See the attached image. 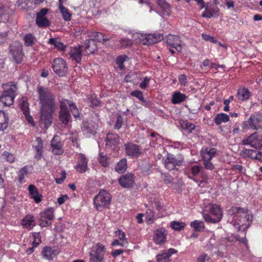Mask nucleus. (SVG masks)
<instances>
[{"label":"nucleus","mask_w":262,"mask_h":262,"mask_svg":"<svg viewBox=\"0 0 262 262\" xmlns=\"http://www.w3.org/2000/svg\"><path fill=\"white\" fill-rule=\"evenodd\" d=\"M162 179L165 183L167 184H172L173 179L167 173L162 174Z\"/></svg>","instance_id":"nucleus-58"},{"label":"nucleus","mask_w":262,"mask_h":262,"mask_svg":"<svg viewBox=\"0 0 262 262\" xmlns=\"http://www.w3.org/2000/svg\"><path fill=\"white\" fill-rule=\"evenodd\" d=\"M146 223L147 224H151L155 219V213L151 209H148L145 213Z\"/></svg>","instance_id":"nucleus-42"},{"label":"nucleus","mask_w":262,"mask_h":262,"mask_svg":"<svg viewBox=\"0 0 262 262\" xmlns=\"http://www.w3.org/2000/svg\"><path fill=\"white\" fill-rule=\"evenodd\" d=\"M216 150L214 148L203 147L201 151L203 161H210L216 154Z\"/></svg>","instance_id":"nucleus-26"},{"label":"nucleus","mask_w":262,"mask_h":262,"mask_svg":"<svg viewBox=\"0 0 262 262\" xmlns=\"http://www.w3.org/2000/svg\"><path fill=\"white\" fill-rule=\"evenodd\" d=\"M28 190L30 197L33 199L36 203H39L41 201L42 195L39 194L37 188L33 185H30Z\"/></svg>","instance_id":"nucleus-28"},{"label":"nucleus","mask_w":262,"mask_h":262,"mask_svg":"<svg viewBox=\"0 0 262 262\" xmlns=\"http://www.w3.org/2000/svg\"><path fill=\"white\" fill-rule=\"evenodd\" d=\"M78 161L75 166V169L80 173H83L88 169V160L82 154H78Z\"/></svg>","instance_id":"nucleus-22"},{"label":"nucleus","mask_w":262,"mask_h":262,"mask_svg":"<svg viewBox=\"0 0 262 262\" xmlns=\"http://www.w3.org/2000/svg\"><path fill=\"white\" fill-rule=\"evenodd\" d=\"M9 123V118L7 114L3 111H0V130H5Z\"/></svg>","instance_id":"nucleus-33"},{"label":"nucleus","mask_w":262,"mask_h":262,"mask_svg":"<svg viewBox=\"0 0 262 262\" xmlns=\"http://www.w3.org/2000/svg\"><path fill=\"white\" fill-rule=\"evenodd\" d=\"M22 226L24 228L32 229L35 225L34 217L31 215H26L22 220Z\"/></svg>","instance_id":"nucleus-32"},{"label":"nucleus","mask_w":262,"mask_h":262,"mask_svg":"<svg viewBox=\"0 0 262 262\" xmlns=\"http://www.w3.org/2000/svg\"><path fill=\"white\" fill-rule=\"evenodd\" d=\"M69 55L72 60L80 62L81 60V50L80 47H71Z\"/></svg>","instance_id":"nucleus-29"},{"label":"nucleus","mask_w":262,"mask_h":262,"mask_svg":"<svg viewBox=\"0 0 262 262\" xmlns=\"http://www.w3.org/2000/svg\"><path fill=\"white\" fill-rule=\"evenodd\" d=\"M48 11V9L43 8L37 13L36 23L38 27L43 28L50 25V21L46 16Z\"/></svg>","instance_id":"nucleus-17"},{"label":"nucleus","mask_w":262,"mask_h":262,"mask_svg":"<svg viewBox=\"0 0 262 262\" xmlns=\"http://www.w3.org/2000/svg\"><path fill=\"white\" fill-rule=\"evenodd\" d=\"M186 98L185 95L180 93V92H174L171 98V102L173 104H179L183 102Z\"/></svg>","instance_id":"nucleus-36"},{"label":"nucleus","mask_w":262,"mask_h":262,"mask_svg":"<svg viewBox=\"0 0 262 262\" xmlns=\"http://www.w3.org/2000/svg\"><path fill=\"white\" fill-rule=\"evenodd\" d=\"M229 120V116L225 113L218 114L214 118V122L216 125H220L222 123L227 122Z\"/></svg>","instance_id":"nucleus-38"},{"label":"nucleus","mask_w":262,"mask_h":262,"mask_svg":"<svg viewBox=\"0 0 262 262\" xmlns=\"http://www.w3.org/2000/svg\"><path fill=\"white\" fill-rule=\"evenodd\" d=\"M72 101L68 99H63L60 101V112L69 111L68 106L69 107L71 104Z\"/></svg>","instance_id":"nucleus-46"},{"label":"nucleus","mask_w":262,"mask_h":262,"mask_svg":"<svg viewBox=\"0 0 262 262\" xmlns=\"http://www.w3.org/2000/svg\"><path fill=\"white\" fill-rule=\"evenodd\" d=\"M36 91L41 105L39 125L46 129L52 123V114L56 105L55 96L51 89L45 86H38Z\"/></svg>","instance_id":"nucleus-1"},{"label":"nucleus","mask_w":262,"mask_h":262,"mask_svg":"<svg viewBox=\"0 0 262 262\" xmlns=\"http://www.w3.org/2000/svg\"><path fill=\"white\" fill-rule=\"evenodd\" d=\"M241 155L245 158L262 160V153L252 149L243 148L241 151Z\"/></svg>","instance_id":"nucleus-24"},{"label":"nucleus","mask_w":262,"mask_h":262,"mask_svg":"<svg viewBox=\"0 0 262 262\" xmlns=\"http://www.w3.org/2000/svg\"><path fill=\"white\" fill-rule=\"evenodd\" d=\"M203 216L207 223L213 224L218 223L223 217L222 209L217 204H209L206 207Z\"/></svg>","instance_id":"nucleus-2"},{"label":"nucleus","mask_w":262,"mask_h":262,"mask_svg":"<svg viewBox=\"0 0 262 262\" xmlns=\"http://www.w3.org/2000/svg\"><path fill=\"white\" fill-rule=\"evenodd\" d=\"M106 250L105 247L102 244L98 243L94 244L89 250V262H104Z\"/></svg>","instance_id":"nucleus-5"},{"label":"nucleus","mask_w":262,"mask_h":262,"mask_svg":"<svg viewBox=\"0 0 262 262\" xmlns=\"http://www.w3.org/2000/svg\"><path fill=\"white\" fill-rule=\"evenodd\" d=\"M185 224L183 222L173 221L170 223V227L174 230L180 231L184 228Z\"/></svg>","instance_id":"nucleus-44"},{"label":"nucleus","mask_w":262,"mask_h":262,"mask_svg":"<svg viewBox=\"0 0 262 262\" xmlns=\"http://www.w3.org/2000/svg\"><path fill=\"white\" fill-rule=\"evenodd\" d=\"M52 68L54 72L60 76H64L68 71L67 63L61 58H57L54 60Z\"/></svg>","instance_id":"nucleus-13"},{"label":"nucleus","mask_w":262,"mask_h":262,"mask_svg":"<svg viewBox=\"0 0 262 262\" xmlns=\"http://www.w3.org/2000/svg\"><path fill=\"white\" fill-rule=\"evenodd\" d=\"M70 109L75 118L79 117V113L76 105L72 102L70 106Z\"/></svg>","instance_id":"nucleus-57"},{"label":"nucleus","mask_w":262,"mask_h":262,"mask_svg":"<svg viewBox=\"0 0 262 262\" xmlns=\"http://www.w3.org/2000/svg\"><path fill=\"white\" fill-rule=\"evenodd\" d=\"M126 58V56H119L117 58L116 62L120 69L124 68L123 62L125 61Z\"/></svg>","instance_id":"nucleus-60"},{"label":"nucleus","mask_w":262,"mask_h":262,"mask_svg":"<svg viewBox=\"0 0 262 262\" xmlns=\"http://www.w3.org/2000/svg\"><path fill=\"white\" fill-rule=\"evenodd\" d=\"M130 95L135 97H136L138 98L140 101H144V99L143 96V93L139 90H136L134 91H133Z\"/></svg>","instance_id":"nucleus-59"},{"label":"nucleus","mask_w":262,"mask_h":262,"mask_svg":"<svg viewBox=\"0 0 262 262\" xmlns=\"http://www.w3.org/2000/svg\"><path fill=\"white\" fill-rule=\"evenodd\" d=\"M89 103L92 107L97 106L99 105L100 102L98 99L94 95H92L89 99Z\"/></svg>","instance_id":"nucleus-56"},{"label":"nucleus","mask_w":262,"mask_h":262,"mask_svg":"<svg viewBox=\"0 0 262 262\" xmlns=\"http://www.w3.org/2000/svg\"><path fill=\"white\" fill-rule=\"evenodd\" d=\"M4 86V91L0 97V101L6 106H10L14 103L17 88L12 82L5 84Z\"/></svg>","instance_id":"nucleus-6"},{"label":"nucleus","mask_w":262,"mask_h":262,"mask_svg":"<svg viewBox=\"0 0 262 262\" xmlns=\"http://www.w3.org/2000/svg\"><path fill=\"white\" fill-rule=\"evenodd\" d=\"M34 36L31 34H27L24 37L25 45L27 46H32L34 41Z\"/></svg>","instance_id":"nucleus-53"},{"label":"nucleus","mask_w":262,"mask_h":262,"mask_svg":"<svg viewBox=\"0 0 262 262\" xmlns=\"http://www.w3.org/2000/svg\"><path fill=\"white\" fill-rule=\"evenodd\" d=\"M251 93L248 89L243 88L237 91L236 97L239 100L245 101L249 98Z\"/></svg>","instance_id":"nucleus-35"},{"label":"nucleus","mask_w":262,"mask_h":262,"mask_svg":"<svg viewBox=\"0 0 262 262\" xmlns=\"http://www.w3.org/2000/svg\"><path fill=\"white\" fill-rule=\"evenodd\" d=\"M60 13L62 14L63 18L66 21H69L71 19V14L70 13L68 9L63 6H61L60 8H59Z\"/></svg>","instance_id":"nucleus-43"},{"label":"nucleus","mask_w":262,"mask_h":262,"mask_svg":"<svg viewBox=\"0 0 262 262\" xmlns=\"http://www.w3.org/2000/svg\"><path fill=\"white\" fill-rule=\"evenodd\" d=\"M112 195L107 191L100 190L94 198V205L98 211L107 208L111 204Z\"/></svg>","instance_id":"nucleus-3"},{"label":"nucleus","mask_w":262,"mask_h":262,"mask_svg":"<svg viewBox=\"0 0 262 262\" xmlns=\"http://www.w3.org/2000/svg\"><path fill=\"white\" fill-rule=\"evenodd\" d=\"M132 39L137 43L148 46L163 39V35L158 34H144L139 33H135L133 34Z\"/></svg>","instance_id":"nucleus-4"},{"label":"nucleus","mask_w":262,"mask_h":262,"mask_svg":"<svg viewBox=\"0 0 262 262\" xmlns=\"http://www.w3.org/2000/svg\"><path fill=\"white\" fill-rule=\"evenodd\" d=\"M34 241L33 242V245L34 247H37L38 245L41 242V237L39 233H33Z\"/></svg>","instance_id":"nucleus-54"},{"label":"nucleus","mask_w":262,"mask_h":262,"mask_svg":"<svg viewBox=\"0 0 262 262\" xmlns=\"http://www.w3.org/2000/svg\"><path fill=\"white\" fill-rule=\"evenodd\" d=\"M22 45L19 42H15L10 46V53L17 63L21 62L23 56Z\"/></svg>","instance_id":"nucleus-14"},{"label":"nucleus","mask_w":262,"mask_h":262,"mask_svg":"<svg viewBox=\"0 0 262 262\" xmlns=\"http://www.w3.org/2000/svg\"><path fill=\"white\" fill-rule=\"evenodd\" d=\"M48 42L50 45H54L55 48L62 51H64L67 47L63 43L53 38L49 39Z\"/></svg>","instance_id":"nucleus-40"},{"label":"nucleus","mask_w":262,"mask_h":262,"mask_svg":"<svg viewBox=\"0 0 262 262\" xmlns=\"http://www.w3.org/2000/svg\"><path fill=\"white\" fill-rule=\"evenodd\" d=\"M183 161L182 159H177L173 155L170 153H167L162 159L164 167L168 170H173L177 166L181 165Z\"/></svg>","instance_id":"nucleus-10"},{"label":"nucleus","mask_w":262,"mask_h":262,"mask_svg":"<svg viewBox=\"0 0 262 262\" xmlns=\"http://www.w3.org/2000/svg\"><path fill=\"white\" fill-rule=\"evenodd\" d=\"M59 253V251L57 247L46 246L42 250L41 255L43 258L52 260Z\"/></svg>","instance_id":"nucleus-16"},{"label":"nucleus","mask_w":262,"mask_h":262,"mask_svg":"<svg viewBox=\"0 0 262 262\" xmlns=\"http://www.w3.org/2000/svg\"><path fill=\"white\" fill-rule=\"evenodd\" d=\"M123 122V117L121 115H118L116 119V124L114 126L115 128L117 129H120L122 127Z\"/></svg>","instance_id":"nucleus-61"},{"label":"nucleus","mask_w":262,"mask_h":262,"mask_svg":"<svg viewBox=\"0 0 262 262\" xmlns=\"http://www.w3.org/2000/svg\"><path fill=\"white\" fill-rule=\"evenodd\" d=\"M242 144L249 145L256 149H259L262 147V135L254 132L245 138L242 141Z\"/></svg>","instance_id":"nucleus-8"},{"label":"nucleus","mask_w":262,"mask_h":262,"mask_svg":"<svg viewBox=\"0 0 262 262\" xmlns=\"http://www.w3.org/2000/svg\"><path fill=\"white\" fill-rule=\"evenodd\" d=\"M167 43L173 48H174L178 52L182 50V41L179 36L169 34L167 36Z\"/></svg>","instance_id":"nucleus-20"},{"label":"nucleus","mask_w":262,"mask_h":262,"mask_svg":"<svg viewBox=\"0 0 262 262\" xmlns=\"http://www.w3.org/2000/svg\"><path fill=\"white\" fill-rule=\"evenodd\" d=\"M198 262H212L211 258L206 253H203L197 258Z\"/></svg>","instance_id":"nucleus-51"},{"label":"nucleus","mask_w":262,"mask_h":262,"mask_svg":"<svg viewBox=\"0 0 262 262\" xmlns=\"http://www.w3.org/2000/svg\"><path fill=\"white\" fill-rule=\"evenodd\" d=\"M3 157L5 158V159L10 163H12L15 161V157L14 156L8 151H5L2 155Z\"/></svg>","instance_id":"nucleus-49"},{"label":"nucleus","mask_w":262,"mask_h":262,"mask_svg":"<svg viewBox=\"0 0 262 262\" xmlns=\"http://www.w3.org/2000/svg\"><path fill=\"white\" fill-rule=\"evenodd\" d=\"M85 51L88 54H92L96 50V45L94 39H90L85 41L84 43Z\"/></svg>","instance_id":"nucleus-34"},{"label":"nucleus","mask_w":262,"mask_h":262,"mask_svg":"<svg viewBox=\"0 0 262 262\" xmlns=\"http://www.w3.org/2000/svg\"><path fill=\"white\" fill-rule=\"evenodd\" d=\"M94 40H97L99 42H104L109 39L108 38L105 37L102 33L100 32H96L94 33Z\"/></svg>","instance_id":"nucleus-45"},{"label":"nucleus","mask_w":262,"mask_h":262,"mask_svg":"<svg viewBox=\"0 0 262 262\" xmlns=\"http://www.w3.org/2000/svg\"><path fill=\"white\" fill-rule=\"evenodd\" d=\"M119 184L124 188H130L135 183V177L131 173L122 175L119 179Z\"/></svg>","instance_id":"nucleus-21"},{"label":"nucleus","mask_w":262,"mask_h":262,"mask_svg":"<svg viewBox=\"0 0 262 262\" xmlns=\"http://www.w3.org/2000/svg\"><path fill=\"white\" fill-rule=\"evenodd\" d=\"M116 236L118 237L119 240L124 243H127V240L126 238L125 233L120 229H118L115 231Z\"/></svg>","instance_id":"nucleus-50"},{"label":"nucleus","mask_w":262,"mask_h":262,"mask_svg":"<svg viewBox=\"0 0 262 262\" xmlns=\"http://www.w3.org/2000/svg\"><path fill=\"white\" fill-rule=\"evenodd\" d=\"M28 170L27 166H25L21 168L18 173V181L20 183L23 182L25 176L28 173Z\"/></svg>","instance_id":"nucleus-47"},{"label":"nucleus","mask_w":262,"mask_h":262,"mask_svg":"<svg viewBox=\"0 0 262 262\" xmlns=\"http://www.w3.org/2000/svg\"><path fill=\"white\" fill-rule=\"evenodd\" d=\"M40 215L39 225L42 227L49 226L51 225L54 217V209L52 208H48L40 213Z\"/></svg>","instance_id":"nucleus-12"},{"label":"nucleus","mask_w":262,"mask_h":262,"mask_svg":"<svg viewBox=\"0 0 262 262\" xmlns=\"http://www.w3.org/2000/svg\"><path fill=\"white\" fill-rule=\"evenodd\" d=\"M19 105L26 119L30 123H32L33 122V119L30 115L29 104L26 97H24L20 99Z\"/></svg>","instance_id":"nucleus-19"},{"label":"nucleus","mask_w":262,"mask_h":262,"mask_svg":"<svg viewBox=\"0 0 262 262\" xmlns=\"http://www.w3.org/2000/svg\"><path fill=\"white\" fill-rule=\"evenodd\" d=\"M238 213L239 215L235 219V224L237 226L236 228L239 230H245L250 226L253 216L248 212H239Z\"/></svg>","instance_id":"nucleus-9"},{"label":"nucleus","mask_w":262,"mask_h":262,"mask_svg":"<svg viewBox=\"0 0 262 262\" xmlns=\"http://www.w3.org/2000/svg\"><path fill=\"white\" fill-rule=\"evenodd\" d=\"M127 167L126 159L123 158L117 163L115 167V170L118 172L121 173L125 171Z\"/></svg>","instance_id":"nucleus-37"},{"label":"nucleus","mask_w":262,"mask_h":262,"mask_svg":"<svg viewBox=\"0 0 262 262\" xmlns=\"http://www.w3.org/2000/svg\"><path fill=\"white\" fill-rule=\"evenodd\" d=\"M220 14V9L217 7L209 9L206 7L204 12L202 14L203 17L210 18L213 17H217Z\"/></svg>","instance_id":"nucleus-31"},{"label":"nucleus","mask_w":262,"mask_h":262,"mask_svg":"<svg viewBox=\"0 0 262 262\" xmlns=\"http://www.w3.org/2000/svg\"><path fill=\"white\" fill-rule=\"evenodd\" d=\"M125 153L127 156L133 158H138L141 154V150L139 146L133 143H128L124 145Z\"/></svg>","instance_id":"nucleus-15"},{"label":"nucleus","mask_w":262,"mask_h":262,"mask_svg":"<svg viewBox=\"0 0 262 262\" xmlns=\"http://www.w3.org/2000/svg\"><path fill=\"white\" fill-rule=\"evenodd\" d=\"M81 130L84 136L86 137H90L94 135L97 132L98 128L97 124L94 121H83L81 125Z\"/></svg>","instance_id":"nucleus-11"},{"label":"nucleus","mask_w":262,"mask_h":262,"mask_svg":"<svg viewBox=\"0 0 262 262\" xmlns=\"http://www.w3.org/2000/svg\"><path fill=\"white\" fill-rule=\"evenodd\" d=\"M99 163L104 167H106L108 165V162L107 158L103 155L102 154H100L98 158Z\"/></svg>","instance_id":"nucleus-55"},{"label":"nucleus","mask_w":262,"mask_h":262,"mask_svg":"<svg viewBox=\"0 0 262 262\" xmlns=\"http://www.w3.org/2000/svg\"><path fill=\"white\" fill-rule=\"evenodd\" d=\"M202 166L199 165H193L191 167V171L193 176H197L201 171Z\"/></svg>","instance_id":"nucleus-62"},{"label":"nucleus","mask_w":262,"mask_h":262,"mask_svg":"<svg viewBox=\"0 0 262 262\" xmlns=\"http://www.w3.org/2000/svg\"><path fill=\"white\" fill-rule=\"evenodd\" d=\"M169 257L165 252L157 256V262H165L169 260Z\"/></svg>","instance_id":"nucleus-52"},{"label":"nucleus","mask_w":262,"mask_h":262,"mask_svg":"<svg viewBox=\"0 0 262 262\" xmlns=\"http://www.w3.org/2000/svg\"><path fill=\"white\" fill-rule=\"evenodd\" d=\"M167 232L163 228H160L155 230L153 240L157 245H161L166 241Z\"/></svg>","instance_id":"nucleus-18"},{"label":"nucleus","mask_w":262,"mask_h":262,"mask_svg":"<svg viewBox=\"0 0 262 262\" xmlns=\"http://www.w3.org/2000/svg\"><path fill=\"white\" fill-rule=\"evenodd\" d=\"M190 226L196 231L202 232L204 230L205 225L203 221L195 220L190 223Z\"/></svg>","instance_id":"nucleus-39"},{"label":"nucleus","mask_w":262,"mask_h":262,"mask_svg":"<svg viewBox=\"0 0 262 262\" xmlns=\"http://www.w3.org/2000/svg\"><path fill=\"white\" fill-rule=\"evenodd\" d=\"M59 119L64 125H67L71 119V115L69 111L59 112Z\"/></svg>","instance_id":"nucleus-41"},{"label":"nucleus","mask_w":262,"mask_h":262,"mask_svg":"<svg viewBox=\"0 0 262 262\" xmlns=\"http://www.w3.org/2000/svg\"><path fill=\"white\" fill-rule=\"evenodd\" d=\"M158 6L162 10L163 15L169 16L171 12V7L165 0H156Z\"/></svg>","instance_id":"nucleus-30"},{"label":"nucleus","mask_w":262,"mask_h":262,"mask_svg":"<svg viewBox=\"0 0 262 262\" xmlns=\"http://www.w3.org/2000/svg\"><path fill=\"white\" fill-rule=\"evenodd\" d=\"M105 140L106 146L114 150L118 147V145L120 142L119 136L116 134L112 133L107 134Z\"/></svg>","instance_id":"nucleus-23"},{"label":"nucleus","mask_w":262,"mask_h":262,"mask_svg":"<svg viewBox=\"0 0 262 262\" xmlns=\"http://www.w3.org/2000/svg\"><path fill=\"white\" fill-rule=\"evenodd\" d=\"M51 147L52 152L55 155H60L63 153L61 143L59 141V137L54 136L51 141Z\"/></svg>","instance_id":"nucleus-25"},{"label":"nucleus","mask_w":262,"mask_h":262,"mask_svg":"<svg viewBox=\"0 0 262 262\" xmlns=\"http://www.w3.org/2000/svg\"><path fill=\"white\" fill-rule=\"evenodd\" d=\"M149 80L150 79L148 77H145L143 80L140 83L139 86L141 89L143 90L145 89L149 84Z\"/></svg>","instance_id":"nucleus-64"},{"label":"nucleus","mask_w":262,"mask_h":262,"mask_svg":"<svg viewBox=\"0 0 262 262\" xmlns=\"http://www.w3.org/2000/svg\"><path fill=\"white\" fill-rule=\"evenodd\" d=\"M33 148L36 152L35 157L37 159H40L42 156L43 143L40 138H37L33 144Z\"/></svg>","instance_id":"nucleus-27"},{"label":"nucleus","mask_w":262,"mask_h":262,"mask_svg":"<svg viewBox=\"0 0 262 262\" xmlns=\"http://www.w3.org/2000/svg\"><path fill=\"white\" fill-rule=\"evenodd\" d=\"M121 48H126L132 46L133 42L131 39L127 38H123L119 40Z\"/></svg>","instance_id":"nucleus-48"},{"label":"nucleus","mask_w":262,"mask_h":262,"mask_svg":"<svg viewBox=\"0 0 262 262\" xmlns=\"http://www.w3.org/2000/svg\"><path fill=\"white\" fill-rule=\"evenodd\" d=\"M202 36L203 39L206 41H209L213 43H215L217 41V40L215 39L214 37H213L212 36H210L209 35H208L207 34L203 33L202 34Z\"/></svg>","instance_id":"nucleus-63"},{"label":"nucleus","mask_w":262,"mask_h":262,"mask_svg":"<svg viewBox=\"0 0 262 262\" xmlns=\"http://www.w3.org/2000/svg\"><path fill=\"white\" fill-rule=\"evenodd\" d=\"M243 132H246L249 128L258 130L262 128V113L251 115L249 119L242 124Z\"/></svg>","instance_id":"nucleus-7"}]
</instances>
